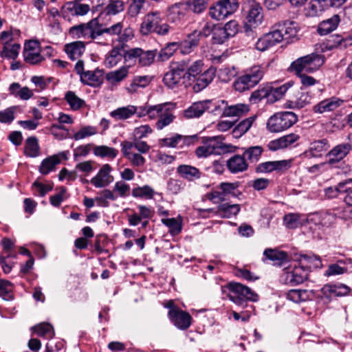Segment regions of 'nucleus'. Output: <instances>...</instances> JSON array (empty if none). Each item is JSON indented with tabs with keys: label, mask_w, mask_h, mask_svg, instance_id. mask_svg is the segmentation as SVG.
<instances>
[{
	"label": "nucleus",
	"mask_w": 352,
	"mask_h": 352,
	"mask_svg": "<svg viewBox=\"0 0 352 352\" xmlns=\"http://www.w3.org/2000/svg\"><path fill=\"white\" fill-rule=\"evenodd\" d=\"M123 23L118 22L109 27L100 23L99 18L96 17L88 23L74 25L69 29V33L77 38L96 40L104 34L118 36L122 33Z\"/></svg>",
	"instance_id": "f257e3e1"
},
{
	"label": "nucleus",
	"mask_w": 352,
	"mask_h": 352,
	"mask_svg": "<svg viewBox=\"0 0 352 352\" xmlns=\"http://www.w3.org/2000/svg\"><path fill=\"white\" fill-rule=\"evenodd\" d=\"M298 30L294 21H287L272 28V30L258 38L255 44L257 50L264 52L283 40L296 36Z\"/></svg>",
	"instance_id": "f03ea898"
},
{
	"label": "nucleus",
	"mask_w": 352,
	"mask_h": 352,
	"mask_svg": "<svg viewBox=\"0 0 352 352\" xmlns=\"http://www.w3.org/2000/svg\"><path fill=\"white\" fill-rule=\"evenodd\" d=\"M265 69L261 65H254L247 69L245 74L238 77L233 83L236 91L244 92L255 87L263 78Z\"/></svg>",
	"instance_id": "7ed1b4c3"
},
{
	"label": "nucleus",
	"mask_w": 352,
	"mask_h": 352,
	"mask_svg": "<svg viewBox=\"0 0 352 352\" xmlns=\"http://www.w3.org/2000/svg\"><path fill=\"white\" fill-rule=\"evenodd\" d=\"M226 287L230 293L228 295L229 299L236 305L243 308L247 306V301L256 302L258 300V295L250 287L236 282L229 283Z\"/></svg>",
	"instance_id": "20e7f679"
},
{
	"label": "nucleus",
	"mask_w": 352,
	"mask_h": 352,
	"mask_svg": "<svg viewBox=\"0 0 352 352\" xmlns=\"http://www.w3.org/2000/svg\"><path fill=\"white\" fill-rule=\"evenodd\" d=\"M324 63L323 55L311 54L298 58L291 65V70L296 74L300 73H312L318 70Z\"/></svg>",
	"instance_id": "39448f33"
},
{
	"label": "nucleus",
	"mask_w": 352,
	"mask_h": 352,
	"mask_svg": "<svg viewBox=\"0 0 352 352\" xmlns=\"http://www.w3.org/2000/svg\"><path fill=\"white\" fill-rule=\"evenodd\" d=\"M297 121L298 117L294 112H278L268 119L267 129L272 133H280L292 126Z\"/></svg>",
	"instance_id": "423d86ee"
},
{
	"label": "nucleus",
	"mask_w": 352,
	"mask_h": 352,
	"mask_svg": "<svg viewBox=\"0 0 352 352\" xmlns=\"http://www.w3.org/2000/svg\"><path fill=\"white\" fill-rule=\"evenodd\" d=\"M188 60H182L171 65L170 69L164 76L163 82L170 89L178 87L185 83Z\"/></svg>",
	"instance_id": "0eeeda50"
},
{
	"label": "nucleus",
	"mask_w": 352,
	"mask_h": 352,
	"mask_svg": "<svg viewBox=\"0 0 352 352\" xmlns=\"http://www.w3.org/2000/svg\"><path fill=\"white\" fill-rule=\"evenodd\" d=\"M169 25L162 22L160 12H151L146 14L140 27L142 34L155 32L159 35H166L169 32Z\"/></svg>",
	"instance_id": "6e6552de"
},
{
	"label": "nucleus",
	"mask_w": 352,
	"mask_h": 352,
	"mask_svg": "<svg viewBox=\"0 0 352 352\" xmlns=\"http://www.w3.org/2000/svg\"><path fill=\"white\" fill-rule=\"evenodd\" d=\"M176 104L173 102H164L156 104L155 110L151 111L153 119L158 118L155 126L158 130L170 124L175 120V116L173 111L175 109Z\"/></svg>",
	"instance_id": "1a4fd4ad"
},
{
	"label": "nucleus",
	"mask_w": 352,
	"mask_h": 352,
	"mask_svg": "<svg viewBox=\"0 0 352 352\" xmlns=\"http://www.w3.org/2000/svg\"><path fill=\"white\" fill-rule=\"evenodd\" d=\"M238 8V0H219L210 7L209 15L212 19L220 21L234 14Z\"/></svg>",
	"instance_id": "9d476101"
},
{
	"label": "nucleus",
	"mask_w": 352,
	"mask_h": 352,
	"mask_svg": "<svg viewBox=\"0 0 352 352\" xmlns=\"http://www.w3.org/2000/svg\"><path fill=\"white\" fill-rule=\"evenodd\" d=\"M263 8L260 4L254 3L250 6L246 17L247 21L245 25V34L248 36L254 37L255 32L252 28H256L263 21Z\"/></svg>",
	"instance_id": "9b49d317"
},
{
	"label": "nucleus",
	"mask_w": 352,
	"mask_h": 352,
	"mask_svg": "<svg viewBox=\"0 0 352 352\" xmlns=\"http://www.w3.org/2000/svg\"><path fill=\"white\" fill-rule=\"evenodd\" d=\"M309 273V269L305 268L299 263L298 266L295 265L292 268H285L281 276V279L285 284L296 285L302 283L307 280Z\"/></svg>",
	"instance_id": "f8f14e48"
},
{
	"label": "nucleus",
	"mask_w": 352,
	"mask_h": 352,
	"mask_svg": "<svg viewBox=\"0 0 352 352\" xmlns=\"http://www.w3.org/2000/svg\"><path fill=\"white\" fill-rule=\"evenodd\" d=\"M212 111L220 109L222 111L221 116L223 117H240L250 111L249 106L243 103L229 104L228 101L222 100L217 104L214 105Z\"/></svg>",
	"instance_id": "ddd939ff"
},
{
	"label": "nucleus",
	"mask_w": 352,
	"mask_h": 352,
	"mask_svg": "<svg viewBox=\"0 0 352 352\" xmlns=\"http://www.w3.org/2000/svg\"><path fill=\"white\" fill-rule=\"evenodd\" d=\"M156 55V50L144 51L141 48L135 47L127 50L125 61L138 58L139 64L145 67L151 65L154 62Z\"/></svg>",
	"instance_id": "4468645a"
},
{
	"label": "nucleus",
	"mask_w": 352,
	"mask_h": 352,
	"mask_svg": "<svg viewBox=\"0 0 352 352\" xmlns=\"http://www.w3.org/2000/svg\"><path fill=\"white\" fill-rule=\"evenodd\" d=\"M352 150V145L350 143H342L334 146L327 155L328 157L327 164L331 167H340L342 164L344 158Z\"/></svg>",
	"instance_id": "2eb2a0df"
},
{
	"label": "nucleus",
	"mask_w": 352,
	"mask_h": 352,
	"mask_svg": "<svg viewBox=\"0 0 352 352\" xmlns=\"http://www.w3.org/2000/svg\"><path fill=\"white\" fill-rule=\"evenodd\" d=\"M350 291V287L344 284H326L320 290L321 298H325L328 302H329L333 298L342 297L348 295Z\"/></svg>",
	"instance_id": "dca6fc26"
},
{
	"label": "nucleus",
	"mask_w": 352,
	"mask_h": 352,
	"mask_svg": "<svg viewBox=\"0 0 352 352\" xmlns=\"http://www.w3.org/2000/svg\"><path fill=\"white\" fill-rule=\"evenodd\" d=\"M111 170L112 168L109 164H104L97 175L91 179V184L96 188H104L109 186L114 179L111 175Z\"/></svg>",
	"instance_id": "f3484780"
},
{
	"label": "nucleus",
	"mask_w": 352,
	"mask_h": 352,
	"mask_svg": "<svg viewBox=\"0 0 352 352\" xmlns=\"http://www.w3.org/2000/svg\"><path fill=\"white\" fill-rule=\"evenodd\" d=\"M168 317L175 326L181 330L189 328L192 322L191 316L181 309L168 311Z\"/></svg>",
	"instance_id": "a211bd4d"
},
{
	"label": "nucleus",
	"mask_w": 352,
	"mask_h": 352,
	"mask_svg": "<svg viewBox=\"0 0 352 352\" xmlns=\"http://www.w3.org/2000/svg\"><path fill=\"white\" fill-rule=\"evenodd\" d=\"M300 138V136L298 133H291L270 142L267 146L270 151L286 148L289 146L294 145Z\"/></svg>",
	"instance_id": "6ab92c4d"
},
{
	"label": "nucleus",
	"mask_w": 352,
	"mask_h": 352,
	"mask_svg": "<svg viewBox=\"0 0 352 352\" xmlns=\"http://www.w3.org/2000/svg\"><path fill=\"white\" fill-rule=\"evenodd\" d=\"M329 147V141L325 138L315 140L310 143L308 149L304 152L303 155L307 158L320 157Z\"/></svg>",
	"instance_id": "aec40b11"
},
{
	"label": "nucleus",
	"mask_w": 352,
	"mask_h": 352,
	"mask_svg": "<svg viewBox=\"0 0 352 352\" xmlns=\"http://www.w3.org/2000/svg\"><path fill=\"white\" fill-rule=\"evenodd\" d=\"M212 104V101L209 100L194 102L184 111V117L186 119L199 118L210 109Z\"/></svg>",
	"instance_id": "412c9836"
},
{
	"label": "nucleus",
	"mask_w": 352,
	"mask_h": 352,
	"mask_svg": "<svg viewBox=\"0 0 352 352\" xmlns=\"http://www.w3.org/2000/svg\"><path fill=\"white\" fill-rule=\"evenodd\" d=\"M291 160L270 161L259 164L256 167V173H270L274 170H285L291 166Z\"/></svg>",
	"instance_id": "4be33fe9"
},
{
	"label": "nucleus",
	"mask_w": 352,
	"mask_h": 352,
	"mask_svg": "<svg viewBox=\"0 0 352 352\" xmlns=\"http://www.w3.org/2000/svg\"><path fill=\"white\" fill-rule=\"evenodd\" d=\"M216 70L214 67H210L204 73L200 74L196 78L192 79L194 82L193 89L199 92L206 88L214 79Z\"/></svg>",
	"instance_id": "5701e85b"
},
{
	"label": "nucleus",
	"mask_w": 352,
	"mask_h": 352,
	"mask_svg": "<svg viewBox=\"0 0 352 352\" xmlns=\"http://www.w3.org/2000/svg\"><path fill=\"white\" fill-rule=\"evenodd\" d=\"M344 102V100L336 98L331 97L322 100L314 107V111L318 113H323L336 110L341 107Z\"/></svg>",
	"instance_id": "b1692460"
},
{
	"label": "nucleus",
	"mask_w": 352,
	"mask_h": 352,
	"mask_svg": "<svg viewBox=\"0 0 352 352\" xmlns=\"http://www.w3.org/2000/svg\"><path fill=\"white\" fill-rule=\"evenodd\" d=\"M127 50L124 49L123 45H118L113 47V49L107 55L104 60V65L108 68H111L117 65L124 58L125 60V55Z\"/></svg>",
	"instance_id": "393cba45"
},
{
	"label": "nucleus",
	"mask_w": 352,
	"mask_h": 352,
	"mask_svg": "<svg viewBox=\"0 0 352 352\" xmlns=\"http://www.w3.org/2000/svg\"><path fill=\"white\" fill-rule=\"evenodd\" d=\"M226 165L229 171L234 174L244 172L248 168V163L243 155H234L227 160Z\"/></svg>",
	"instance_id": "a878e982"
},
{
	"label": "nucleus",
	"mask_w": 352,
	"mask_h": 352,
	"mask_svg": "<svg viewBox=\"0 0 352 352\" xmlns=\"http://www.w3.org/2000/svg\"><path fill=\"white\" fill-rule=\"evenodd\" d=\"M186 12V5L183 3H178L169 8L167 17L169 21L174 23H179L185 18Z\"/></svg>",
	"instance_id": "bb28decb"
},
{
	"label": "nucleus",
	"mask_w": 352,
	"mask_h": 352,
	"mask_svg": "<svg viewBox=\"0 0 352 352\" xmlns=\"http://www.w3.org/2000/svg\"><path fill=\"white\" fill-rule=\"evenodd\" d=\"M177 173L189 182L199 179L201 177V172L197 168L186 164L179 165L177 168Z\"/></svg>",
	"instance_id": "cd10ccee"
},
{
	"label": "nucleus",
	"mask_w": 352,
	"mask_h": 352,
	"mask_svg": "<svg viewBox=\"0 0 352 352\" xmlns=\"http://www.w3.org/2000/svg\"><path fill=\"white\" fill-rule=\"evenodd\" d=\"M64 51L72 60L79 59L85 51V45L82 41H74L67 43Z\"/></svg>",
	"instance_id": "c85d7f7f"
},
{
	"label": "nucleus",
	"mask_w": 352,
	"mask_h": 352,
	"mask_svg": "<svg viewBox=\"0 0 352 352\" xmlns=\"http://www.w3.org/2000/svg\"><path fill=\"white\" fill-rule=\"evenodd\" d=\"M340 22L338 14H333L331 17L321 21L318 26V32L320 35H326L335 30Z\"/></svg>",
	"instance_id": "c756f323"
},
{
	"label": "nucleus",
	"mask_w": 352,
	"mask_h": 352,
	"mask_svg": "<svg viewBox=\"0 0 352 352\" xmlns=\"http://www.w3.org/2000/svg\"><path fill=\"white\" fill-rule=\"evenodd\" d=\"M102 71L96 69L95 71H87L81 74L80 81L91 87L98 86L102 83Z\"/></svg>",
	"instance_id": "7c9ffc66"
},
{
	"label": "nucleus",
	"mask_w": 352,
	"mask_h": 352,
	"mask_svg": "<svg viewBox=\"0 0 352 352\" xmlns=\"http://www.w3.org/2000/svg\"><path fill=\"white\" fill-rule=\"evenodd\" d=\"M197 33L192 32L189 34L187 38L179 44L182 54H188L192 52L199 44L200 38Z\"/></svg>",
	"instance_id": "2f4dec72"
},
{
	"label": "nucleus",
	"mask_w": 352,
	"mask_h": 352,
	"mask_svg": "<svg viewBox=\"0 0 352 352\" xmlns=\"http://www.w3.org/2000/svg\"><path fill=\"white\" fill-rule=\"evenodd\" d=\"M211 145L213 146L214 155H221L228 152L233 151L232 148L235 147L231 144L223 143L222 140L224 139L221 136H214L209 138Z\"/></svg>",
	"instance_id": "473e14b6"
},
{
	"label": "nucleus",
	"mask_w": 352,
	"mask_h": 352,
	"mask_svg": "<svg viewBox=\"0 0 352 352\" xmlns=\"http://www.w3.org/2000/svg\"><path fill=\"white\" fill-rule=\"evenodd\" d=\"M60 163L58 155H54L43 160L39 166V172L42 175H47L56 168V166Z\"/></svg>",
	"instance_id": "72a5a7b5"
},
{
	"label": "nucleus",
	"mask_w": 352,
	"mask_h": 352,
	"mask_svg": "<svg viewBox=\"0 0 352 352\" xmlns=\"http://www.w3.org/2000/svg\"><path fill=\"white\" fill-rule=\"evenodd\" d=\"M263 148L261 146H250L244 149L243 156L248 163L256 164L261 158Z\"/></svg>",
	"instance_id": "f704fd0d"
},
{
	"label": "nucleus",
	"mask_w": 352,
	"mask_h": 352,
	"mask_svg": "<svg viewBox=\"0 0 352 352\" xmlns=\"http://www.w3.org/2000/svg\"><path fill=\"white\" fill-rule=\"evenodd\" d=\"M240 210L239 204H222L218 206L217 214L223 218L229 219L232 216H236Z\"/></svg>",
	"instance_id": "c9c22d12"
},
{
	"label": "nucleus",
	"mask_w": 352,
	"mask_h": 352,
	"mask_svg": "<svg viewBox=\"0 0 352 352\" xmlns=\"http://www.w3.org/2000/svg\"><path fill=\"white\" fill-rule=\"evenodd\" d=\"M266 258L274 262V265H282L284 261L287 259V254L283 251L268 248L263 252Z\"/></svg>",
	"instance_id": "e433bc0d"
},
{
	"label": "nucleus",
	"mask_w": 352,
	"mask_h": 352,
	"mask_svg": "<svg viewBox=\"0 0 352 352\" xmlns=\"http://www.w3.org/2000/svg\"><path fill=\"white\" fill-rule=\"evenodd\" d=\"M299 263L305 268L309 269V272H310L311 268H321L322 267L320 258L316 255H301Z\"/></svg>",
	"instance_id": "4c0bfd02"
},
{
	"label": "nucleus",
	"mask_w": 352,
	"mask_h": 352,
	"mask_svg": "<svg viewBox=\"0 0 352 352\" xmlns=\"http://www.w3.org/2000/svg\"><path fill=\"white\" fill-rule=\"evenodd\" d=\"M138 111V107L133 105L120 107L111 112L110 115L116 120H125L134 115Z\"/></svg>",
	"instance_id": "58836bf2"
},
{
	"label": "nucleus",
	"mask_w": 352,
	"mask_h": 352,
	"mask_svg": "<svg viewBox=\"0 0 352 352\" xmlns=\"http://www.w3.org/2000/svg\"><path fill=\"white\" fill-rule=\"evenodd\" d=\"M255 119V116H251L240 122L232 130V135L236 138L241 137L250 129Z\"/></svg>",
	"instance_id": "ea45409f"
},
{
	"label": "nucleus",
	"mask_w": 352,
	"mask_h": 352,
	"mask_svg": "<svg viewBox=\"0 0 352 352\" xmlns=\"http://www.w3.org/2000/svg\"><path fill=\"white\" fill-rule=\"evenodd\" d=\"M67 10L72 16H84L89 11L90 8L88 4L72 1L67 3Z\"/></svg>",
	"instance_id": "a19ab883"
},
{
	"label": "nucleus",
	"mask_w": 352,
	"mask_h": 352,
	"mask_svg": "<svg viewBox=\"0 0 352 352\" xmlns=\"http://www.w3.org/2000/svg\"><path fill=\"white\" fill-rule=\"evenodd\" d=\"M152 78L148 76H137L133 79L132 82L127 87V90L130 93L137 91L138 88H144L151 82Z\"/></svg>",
	"instance_id": "79ce46f5"
},
{
	"label": "nucleus",
	"mask_w": 352,
	"mask_h": 352,
	"mask_svg": "<svg viewBox=\"0 0 352 352\" xmlns=\"http://www.w3.org/2000/svg\"><path fill=\"white\" fill-rule=\"evenodd\" d=\"M24 153L25 155L30 157H35L38 155L39 146L36 137H29L26 140Z\"/></svg>",
	"instance_id": "37998d69"
},
{
	"label": "nucleus",
	"mask_w": 352,
	"mask_h": 352,
	"mask_svg": "<svg viewBox=\"0 0 352 352\" xmlns=\"http://www.w3.org/2000/svg\"><path fill=\"white\" fill-rule=\"evenodd\" d=\"M178 48H179L178 43L172 42L166 44V45L160 51L157 60L161 62L168 60Z\"/></svg>",
	"instance_id": "c03bdc74"
},
{
	"label": "nucleus",
	"mask_w": 352,
	"mask_h": 352,
	"mask_svg": "<svg viewBox=\"0 0 352 352\" xmlns=\"http://www.w3.org/2000/svg\"><path fill=\"white\" fill-rule=\"evenodd\" d=\"M128 74L129 67L122 66L119 69L107 74L106 78L110 82H118L124 80L127 76Z\"/></svg>",
	"instance_id": "a18cd8bd"
},
{
	"label": "nucleus",
	"mask_w": 352,
	"mask_h": 352,
	"mask_svg": "<svg viewBox=\"0 0 352 352\" xmlns=\"http://www.w3.org/2000/svg\"><path fill=\"white\" fill-rule=\"evenodd\" d=\"M352 184V178L344 180V182H340L335 187H329L325 190V192L327 197L329 198H334L338 197L340 194L344 193V191H346V184Z\"/></svg>",
	"instance_id": "49530a36"
},
{
	"label": "nucleus",
	"mask_w": 352,
	"mask_h": 352,
	"mask_svg": "<svg viewBox=\"0 0 352 352\" xmlns=\"http://www.w3.org/2000/svg\"><path fill=\"white\" fill-rule=\"evenodd\" d=\"M118 153V150L107 146H96L94 147V154L100 157L114 159Z\"/></svg>",
	"instance_id": "de8ad7c7"
},
{
	"label": "nucleus",
	"mask_w": 352,
	"mask_h": 352,
	"mask_svg": "<svg viewBox=\"0 0 352 352\" xmlns=\"http://www.w3.org/2000/svg\"><path fill=\"white\" fill-rule=\"evenodd\" d=\"M9 47L10 45L8 44V42H6L0 53V56L1 58L14 60L19 55L21 46L18 43H14L10 47Z\"/></svg>",
	"instance_id": "09e8293b"
},
{
	"label": "nucleus",
	"mask_w": 352,
	"mask_h": 352,
	"mask_svg": "<svg viewBox=\"0 0 352 352\" xmlns=\"http://www.w3.org/2000/svg\"><path fill=\"white\" fill-rule=\"evenodd\" d=\"M65 99L72 110H78L85 105V102L78 97L74 91H69L65 94Z\"/></svg>",
	"instance_id": "8fccbe9b"
},
{
	"label": "nucleus",
	"mask_w": 352,
	"mask_h": 352,
	"mask_svg": "<svg viewBox=\"0 0 352 352\" xmlns=\"http://www.w3.org/2000/svg\"><path fill=\"white\" fill-rule=\"evenodd\" d=\"M283 221L287 228L294 229L302 225L305 219H302L299 214L289 213L285 215Z\"/></svg>",
	"instance_id": "3c124183"
},
{
	"label": "nucleus",
	"mask_w": 352,
	"mask_h": 352,
	"mask_svg": "<svg viewBox=\"0 0 352 352\" xmlns=\"http://www.w3.org/2000/svg\"><path fill=\"white\" fill-rule=\"evenodd\" d=\"M124 6L122 1L111 0L105 7L101 15L106 14L107 15H115L124 10Z\"/></svg>",
	"instance_id": "603ef678"
},
{
	"label": "nucleus",
	"mask_w": 352,
	"mask_h": 352,
	"mask_svg": "<svg viewBox=\"0 0 352 352\" xmlns=\"http://www.w3.org/2000/svg\"><path fill=\"white\" fill-rule=\"evenodd\" d=\"M155 191L154 190L149 186L145 185L142 187H136L134 188L132 190V195L134 197L139 198H148L152 199L154 196Z\"/></svg>",
	"instance_id": "864d4df0"
},
{
	"label": "nucleus",
	"mask_w": 352,
	"mask_h": 352,
	"mask_svg": "<svg viewBox=\"0 0 352 352\" xmlns=\"http://www.w3.org/2000/svg\"><path fill=\"white\" fill-rule=\"evenodd\" d=\"M214 147L211 145L209 138L204 142V145L197 147L195 150V155L198 158L207 157L214 155Z\"/></svg>",
	"instance_id": "5fc2aeb1"
},
{
	"label": "nucleus",
	"mask_w": 352,
	"mask_h": 352,
	"mask_svg": "<svg viewBox=\"0 0 352 352\" xmlns=\"http://www.w3.org/2000/svg\"><path fill=\"white\" fill-rule=\"evenodd\" d=\"M203 66L204 63L201 60H196L191 65H188V67L186 69V78L188 80L191 81L192 78L201 74Z\"/></svg>",
	"instance_id": "6e6d98bb"
},
{
	"label": "nucleus",
	"mask_w": 352,
	"mask_h": 352,
	"mask_svg": "<svg viewBox=\"0 0 352 352\" xmlns=\"http://www.w3.org/2000/svg\"><path fill=\"white\" fill-rule=\"evenodd\" d=\"M162 222L169 229L171 235L175 236L179 234L182 231V224L175 218L162 219Z\"/></svg>",
	"instance_id": "4d7b16f0"
},
{
	"label": "nucleus",
	"mask_w": 352,
	"mask_h": 352,
	"mask_svg": "<svg viewBox=\"0 0 352 352\" xmlns=\"http://www.w3.org/2000/svg\"><path fill=\"white\" fill-rule=\"evenodd\" d=\"M34 328L36 333L39 336L52 338L54 336L53 327L49 323H41Z\"/></svg>",
	"instance_id": "13d9d810"
},
{
	"label": "nucleus",
	"mask_w": 352,
	"mask_h": 352,
	"mask_svg": "<svg viewBox=\"0 0 352 352\" xmlns=\"http://www.w3.org/2000/svg\"><path fill=\"white\" fill-rule=\"evenodd\" d=\"M208 0H188L186 6L195 13H201L206 8Z\"/></svg>",
	"instance_id": "bf43d9fd"
},
{
	"label": "nucleus",
	"mask_w": 352,
	"mask_h": 352,
	"mask_svg": "<svg viewBox=\"0 0 352 352\" xmlns=\"http://www.w3.org/2000/svg\"><path fill=\"white\" fill-rule=\"evenodd\" d=\"M24 60L27 63L32 65H36L41 63L44 58L41 54L40 51L38 52H30L23 51Z\"/></svg>",
	"instance_id": "052dcab7"
},
{
	"label": "nucleus",
	"mask_w": 352,
	"mask_h": 352,
	"mask_svg": "<svg viewBox=\"0 0 352 352\" xmlns=\"http://www.w3.org/2000/svg\"><path fill=\"white\" fill-rule=\"evenodd\" d=\"M16 107L12 106L0 111V122L10 124L15 118L14 113Z\"/></svg>",
	"instance_id": "680f3d73"
},
{
	"label": "nucleus",
	"mask_w": 352,
	"mask_h": 352,
	"mask_svg": "<svg viewBox=\"0 0 352 352\" xmlns=\"http://www.w3.org/2000/svg\"><path fill=\"white\" fill-rule=\"evenodd\" d=\"M13 289V285L11 282L7 280H0V296L4 300L11 298V292Z\"/></svg>",
	"instance_id": "e2e57ef3"
},
{
	"label": "nucleus",
	"mask_w": 352,
	"mask_h": 352,
	"mask_svg": "<svg viewBox=\"0 0 352 352\" xmlns=\"http://www.w3.org/2000/svg\"><path fill=\"white\" fill-rule=\"evenodd\" d=\"M96 133H97V131L95 127L91 126H87L82 127L80 131H78L77 133H76L74 135L73 138L75 140H82V139H84V138L89 137V136L94 135L96 134Z\"/></svg>",
	"instance_id": "0e129e2a"
},
{
	"label": "nucleus",
	"mask_w": 352,
	"mask_h": 352,
	"mask_svg": "<svg viewBox=\"0 0 352 352\" xmlns=\"http://www.w3.org/2000/svg\"><path fill=\"white\" fill-rule=\"evenodd\" d=\"M229 38V36L221 27L214 29L212 32V41L214 43L223 44Z\"/></svg>",
	"instance_id": "69168bd1"
},
{
	"label": "nucleus",
	"mask_w": 352,
	"mask_h": 352,
	"mask_svg": "<svg viewBox=\"0 0 352 352\" xmlns=\"http://www.w3.org/2000/svg\"><path fill=\"white\" fill-rule=\"evenodd\" d=\"M238 186L237 183L222 182L219 186V189L223 190V193H224L226 197L229 195L235 197L236 196L235 190Z\"/></svg>",
	"instance_id": "338daca9"
},
{
	"label": "nucleus",
	"mask_w": 352,
	"mask_h": 352,
	"mask_svg": "<svg viewBox=\"0 0 352 352\" xmlns=\"http://www.w3.org/2000/svg\"><path fill=\"white\" fill-rule=\"evenodd\" d=\"M267 91V85L262 88H258L252 93L250 97V101L254 104L259 102L261 100L265 99Z\"/></svg>",
	"instance_id": "774afa93"
}]
</instances>
